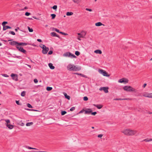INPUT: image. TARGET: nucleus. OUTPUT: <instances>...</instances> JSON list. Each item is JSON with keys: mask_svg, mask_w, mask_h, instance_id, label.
Returning <instances> with one entry per match:
<instances>
[{"mask_svg": "<svg viewBox=\"0 0 152 152\" xmlns=\"http://www.w3.org/2000/svg\"><path fill=\"white\" fill-rule=\"evenodd\" d=\"M84 111L85 114H89L91 113L92 110L91 109L88 108L84 110Z\"/></svg>", "mask_w": 152, "mask_h": 152, "instance_id": "nucleus-9", "label": "nucleus"}, {"mask_svg": "<svg viewBox=\"0 0 152 152\" xmlns=\"http://www.w3.org/2000/svg\"><path fill=\"white\" fill-rule=\"evenodd\" d=\"M94 52L96 53H99V54H101L102 53V51L101 50H95L94 51Z\"/></svg>", "mask_w": 152, "mask_h": 152, "instance_id": "nucleus-21", "label": "nucleus"}, {"mask_svg": "<svg viewBox=\"0 0 152 152\" xmlns=\"http://www.w3.org/2000/svg\"><path fill=\"white\" fill-rule=\"evenodd\" d=\"M75 109V107H72L70 109V110L71 111H73Z\"/></svg>", "mask_w": 152, "mask_h": 152, "instance_id": "nucleus-41", "label": "nucleus"}, {"mask_svg": "<svg viewBox=\"0 0 152 152\" xmlns=\"http://www.w3.org/2000/svg\"><path fill=\"white\" fill-rule=\"evenodd\" d=\"M96 113H97L96 112H92V113L91 112V114L92 115H95Z\"/></svg>", "mask_w": 152, "mask_h": 152, "instance_id": "nucleus-47", "label": "nucleus"}, {"mask_svg": "<svg viewBox=\"0 0 152 152\" xmlns=\"http://www.w3.org/2000/svg\"><path fill=\"white\" fill-rule=\"evenodd\" d=\"M84 111V110H82L80 111L79 112V113H82L83 112V111Z\"/></svg>", "mask_w": 152, "mask_h": 152, "instance_id": "nucleus-60", "label": "nucleus"}, {"mask_svg": "<svg viewBox=\"0 0 152 152\" xmlns=\"http://www.w3.org/2000/svg\"><path fill=\"white\" fill-rule=\"evenodd\" d=\"M60 33L61 34H63L64 35H67V34H66L65 33H64L63 32H60Z\"/></svg>", "mask_w": 152, "mask_h": 152, "instance_id": "nucleus-52", "label": "nucleus"}, {"mask_svg": "<svg viewBox=\"0 0 152 152\" xmlns=\"http://www.w3.org/2000/svg\"><path fill=\"white\" fill-rule=\"evenodd\" d=\"M7 22L6 21H4L2 23V25L4 27V26H5V24H7Z\"/></svg>", "mask_w": 152, "mask_h": 152, "instance_id": "nucleus-35", "label": "nucleus"}, {"mask_svg": "<svg viewBox=\"0 0 152 152\" xmlns=\"http://www.w3.org/2000/svg\"><path fill=\"white\" fill-rule=\"evenodd\" d=\"M37 41L39 42H42V40L40 39H37Z\"/></svg>", "mask_w": 152, "mask_h": 152, "instance_id": "nucleus-58", "label": "nucleus"}, {"mask_svg": "<svg viewBox=\"0 0 152 152\" xmlns=\"http://www.w3.org/2000/svg\"><path fill=\"white\" fill-rule=\"evenodd\" d=\"M26 94V92L25 91H23L21 93V95L22 96H24Z\"/></svg>", "mask_w": 152, "mask_h": 152, "instance_id": "nucleus-29", "label": "nucleus"}, {"mask_svg": "<svg viewBox=\"0 0 152 152\" xmlns=\"http://www.w3.org/2000/svg\"><path fill=\"white\" fill-rule=\"evenodd\" d=\"M123 89L125 91L129 92H136L137 91L135 88L129 86H124L123 87Z\"/></svg>", "mask_w": 152, "mask_h": 152, "instance_id": "nucleus-3", "label": "nucleus"}, {"mask_svg": "<svg viewBox=\"0 0 152 152\" xmlns=\"http://www.w3.org/2000/svg\"><path fill=\"white\" fill-rule=\"evenodd\" d=\"M51 36L53 37H59L56 34V33L54 32H52L51 33Z\"/></svg>", "mask_w": 152, "mask_h": 152, "instance_id": "nucleus-19", "label": "nucleus"}, {"mask_svg": "<svg viewBox=\"0 0 152 152\" xmlns=\"http://www.w3.org/2000/svg\"><path fill=\"white\" fill-rule=\"evenodd\" d=\"M17 48L19 51H20L23 53L25 54H26V51L25 50H24L23 48L20 47L18 45H16V46Z\"/></svg>", "mask_w": 152, "mask_h": 152, "instance_id": "nucleus-7", "label": "nucleus"}, {"mask_svg": "<svg viewBox=\"0 0 152 152\" xmlns=\"http://www.w3.org/2000/svg\"><path fill=\"white\" fill-rule=\"evenodd\" d=\"M48 66L51 69H54L55 68L54 66H53V64L51 63H49L48 64Z\"/></svg>", "mask_w": 152, "mask_h": 152, "instance_id": "nucleus-17", "label": "nucleus"}, {"mask_svg": "<svg viewBox=\"0 0 152 152\" xmlns=\"http://www.w3.org/2000/svg\"><path fill=\"white\" fill-rule=\"evenodd\" d=\"M73 13L72 12H66V15L67 16H70L73 14Z\"/></svg>", "mask_w": 152, "mask_h": 152, "instance_id": "nucleus-25", "label": "nucleus"}, {"mask_svg": "<svg viewBox=\"0 0 152 152\" xmlns=\"http://www.w3.org/2000/svg\"><path fill=\"white\" fill-rule=\"evenodd\" d=\"M124 100H130L131 99H129V98H125V99H123Z\"/></svg>", "mask_w": 152, "mask_h": 152, "instance_id": "nucleus-61", "label": "nucleus"}, {"mask_svg": "<svg viewBox=\"0 0 152 152\" xmlns=\"http://www.w3.org/2000/svg\"><path fill=\"white\" fill-rule=\"evenodd\" d=\"M148 98H152V93H149V95Z\"/></svg>", "mask_w": 152, "mask_h": 152, "instance_id": "nucleus-43", "label": "nucleus"}, {"mask_svg": "<svg viewBox=\"0 0 152 152\" xmlns=\"http://www.w3.org/2000/svg\"><path fill=\"white\" fill-rule=\"evenodd\" d=\"M28 107L30 108H32V106L29 103H28L27 104Z\"/></svg>", "mask_w": 152, "mask_h": 152, "instance_id": "nucleus-36", "label": "nucleus"}, {"mask_svg": "<svg viewBox=\"0 0 152 152\" xmlns=\"http://www.w3.org/2000/svg\"><path fill=\"white\" fill-rule=\"evenodd\" d=\"M80 37H80V36H79V37H78V38H77V39H78L79 40H81V39H80Z\"/></svg>", "mask_w": 152, "mask_h": 152, "instance_id": "nucleus-63", "label": "nucleus"}, {"mask_svg": "<svg viewBox=\"0 0 152 152\" xmlns=\"http://www.w3.org/2000/svg\"><path fill=\"white\" fill-rule=\"evenodd\" d=\"M9 33L10 34H11L13 35H15V33L13 31H10L9 32Z\"/></svg>", "mask_w": 152, "mask_h": 152, "instance_id": "nucleus-39", "label": "nucleus"}, {"mask_svg": "<svg viewBox=\"0 0 152 152\" xmlns=\"http://www.w3.org/2000/svg\"><path fill=\"white\" fill-rule=\"evenodd\" d=\"M102 25H103L101 22H99L97 23H95V25L96 26H100Z\"/></svg>", "mask_w": 152, "mask_h": 152, "instance_id": "nucleus-22", "label": "nucleus"}, {"mask_svg": "<svg viewBox=\"0 0 152 152\" xmlns=\"http://www.w3.org/2000/svg\"><path fill=\"white\" fill-rule=\"evenodd\" d=\"M121 132L127 136H132L135 135L137 132L136 130L131 129H125L121 131Z\"/></svg>", "mask_w": 152, "mask_h": 152, "instance_id": "nucleus-1", "label": "nucleus"}, {"mask_svg": "<svg viewBox=\"0 0 152 152\" xmlns=\"http://www.w3.org/2000/svg\"><path fill=\"white\" fill-rule=\"evenodd\" d=\"M5 121L6 122V124H9L10 123V120L9 119L6 120H5Z\"/></svg>", "mask_w": 152, "mask_h": 152, "instance_id": "nucleus-34", "label": "nucleus"}, {"mask_svg": "<svg viewBox=\"0 0 152 152\" xmlns=\"http://www.w3.org/2000/svg\"><path fill=\"white\" fill-rule=\"evenodd\" d=\"M27 148H28V149H36V148H33L31 147H26Z\"/></svg>", "mask_w": 152, "mask_h": 152, "instance_id": "nucleus-40", "label": "nucleus"}, {"mask_svg": "<svg viewBox=\"0 0 152 152\" xmlns=\"http://www.w3.org/2000/svg\"><path fill=\"white\" fill-rule=\"evenodd\" d=\"M66 113V112L65 111H62L61 112V114L62 115H64Z\"/></svg>", "mask_w": 152, "mask_h": 152, "instance_id": "nucleus-37", "label": "nucleus"}, {"mask_svg": "<svg viewBox=\"0 0 152 152\" xmlns=\"http://www.w3.org/2000/svg\"><path fill=\"white\" fill-rule=\"evenodd\" d=\"M27 43H25V42H21V43H18V45L19 46L20 45H27Z\"/></svg>", "mask_w": 152, "mask_h": 152, "instance_id": "nucleus-20", "label": "nucleus"}, {"mask_svg": "<svg viewBox=\"0 0 152 152\" xmlns=\"http://www.w3.org/2000/svg\"><path fill=\"white\" fill-rule=\"evenodd\" d=\"M152 141V139L146 138L144 140H143L142 141H145V142H148Z\"/></svg>", "mask_w": 152, "mask_h": 152, "instance_id": "nucleus-16", "label": "nucleus"}, {"mask_svg": "<svg viewBox=\"0 0 152 152\" xmlns=\"http://www.w3.org/2000/svg\"><path fill=\"white\" fill-rule=\"evenodd\" d=\"M147 85V84L146 83H144L143 85L142 86V87L143 88H145L146 86Z\"/></svg>", "mask_w": 152, "mask_h": 152, "instance_id": "nucleus-57", "label": "nucleus"}, {"mask_svg": "<svg viewBox=\"0 0 152 152\" xmlns=\"http://www.w3.org/2000/svg\"><path fill=\"white\" fill-rule=\"evenodd\" d=\"M11 27L8 26H5L3 27V30L4 31L6 30L7 29H11Z\"/></svg>", "mask_w": 152, "mask_h": 152, "instance_id": "nucleus-15", "label": "nucleus"}, {"mask_svg": "<svg viewBox=\"0 0 152 152\" xmlns=\"http://www.w3.org/2000/svg\"><path fill=\"white\" fill-rule=\"evenodd\" d=\"M53 53V51H52V50H50V51L49 52H48V54H49V55H51V54H52Z\"/></svg>", "mask_w": 152, "mask_h": 152, "instance_id": "nucleus-50", "label": "nucleus"}, {"mask_svg": "<svg viewBox=\"0 0 152 152\" xmlns=\"http://www.w3.org/2000/svg\"><path fill=\"white\" fill-rule=\"evenodd\" d=\"M99 72L104 76L107 77L110 76V75L108 74L107 73L103 70L99 69Z\"/></svg>", "mask_w": 152, "mask_h": 152, "instance_id": "nucleus-6", "label": "nucleus"}, {"mask_svg": "<svg viewBox=\"0 0 152 152\" xmlns=\"http://www.w3.org/2000/svg\"><path fill=\"white\" fill-rule=\"evenodd\" d=\"M74 74H76V75H80L81 76H82V77H86V76L84 75H83L82 74H81V73H74Z\"/></svg>", "mask_w": 152, "mask_h": 152, "instance_id": "nucleus-23", "label": "nucleus"}, {"mask_svg": "<svg viewBox=\"0 0 152 152\" xmlns=\"http://www.w3.org/2000/svg\"><path fill=\"white\" fill-rule=\"evenodd\" d=\"M46 89L48 91H50L52 89V87H47L46 88Z\"/></svg>", "mask_w": 152, "mask_h": 152, "instance_id": "nucleus-27", "label": "nucleus"}, {"mask_svg": "<svg viewBox=\"0 0 152 152\" xmlns=\"http://www.w3.org/2000/svg\"><path fill=\"white\" fill-rule=\"evenodd\" d=\"M103 136L102 134H99L98 135V137L99 138H101Z\"/></svg>", "mask_w": 152, "mask_h": 152, "instance_id": "nucleus-49", "label": "nucleus"}, {"mask_svg": "<svg viewBox=\"0 0 152 152\" xmlns=\"http://www.w3.org/2000/svg\"><path fill=\"white\" fill-rule=\"evenodd\" d=\"M28 30L29 32H32L33 31L32 28H30L29 26L28 27Z\"/></svg>", "mask_w": 152, "mask_h": 152, "instance_id": "nucleus-28", "label": "nucleus"}, {"mask_svg": "<svg viewBox=\"0 0 152 152\" xmlns=\"http://www.w3.org/2000/svg\"><path fill=\"white\" fill-rule=\"evenodd\" d=\"M33 124V123L32 122L27 123H26V125L27 126H30L31 125H32Z\"/></svg>", "mask_w": 152, "mask_h": 152, "instance_id": "nucleus-26", "label": "nucleus"}, {"mask_svg": "<svg viewBox=\"0 0 152 152\" xmlns=\"http://www.w3.org/2000/svg\"><path fill=\"white\" fill-rule=\"evenodd\" d=\"M75 54L77 56H78L80 54V53L78 51H75Z\"/></svg>", "mask_w": 152, "mask_h": 152, "instance_id": "nucleus-33", "label": "nucleus"}, {"mask_svg": "<svg viewBox=\"0 0 152 152\" xmlns=\"http://www.w3.org/2000/svg\"><path fill=\"white\" fill-rule=\"evenodd\" d=\"M19 125L22 126H23L24 125V124L22 122L21 123L19 124Z\"/></svg>", "mask_w": 152, "mask_h": 152, "instance_id": "nucleus-53", "label": "nucleus"}, {"mask_svg": "<svg viewBox=\"0 0 152 152\" xmlns=\"http://www.w3.org/2000/svg\"><path fill=\"white\" fill-rule=\"evenodd\" d=\"M34 81L35 83H37L38 82V80L37 79H34Z\"/></svg>", "mask_w": 152, "mask_h": 152, "instance_id": "nucleus-51", "label": "nucleus"}, {"mask_svg": "<svg viewBox=\"0 0 152 152\" xmlns=\"http://www.w3.org/2000/svg\"><path fill=\"white\" fill-rule=\"evenodd\" d=\"M118 82L120 83H123L124 82L128 83V80L127 79L123 78L119 80Z\"/></svg>", "mask_w": 152, "mask_h": 152, "instance_id": "nucleus-11", "label": "nucleus"}, {"mask_svg": "<svg viewBox=\"0 0 152 152\" xmlns=\"http://www.w3.org/2000/svg\"><path fill=\"white\" fill-rule=\"evenodd\" d=\"M124 100L123 99H121V98L118 99V100Z\"/></svg>", "mask_w": 152, "mask_h": 152, "instance_id": "nucleus-62", "label": "nucleus"}, {"mask_svg": "<svg viewBox=\"0 0 152 152\" xmlns=\"http://www.w3.org/2000/svg\"><path fill=\"white\" fill-rule=\"evenodd\" d=\"M93 105L99 109H100L102 107V106L101 105H97L95 104H94Z\"/></svg>", "mask_w": 152, "mask_h": 152, "instance_id": "nucleus-14", "label": "nucleus"}, {"mask_svg": "<svg viewBox=\"0 0 152 152\" xmlns=\"http://www.w3.org/2000/svg\"><path fill=\"white\" fill-rule=\"evenodd\" d=\"M108 87H104L100 88L99 89V90L100 91L103 90L105 93H107L108 92Z\"/></svg>", "mask_w": 152, "mask_h": 152, "instance_id": "nucleus-8", "label": "nucleus"}, {"mask_svg": "<svg viewBox=\"0 0 152 152\" xmlns=\"http://www.w3.org/2000/svg\"><path fill=\"white\" fill-rule=\"evenodd\" d=\"M63 56L65 57H70L72 58H76V56L74 54H72L70 52H66L63 54Z\"/></svg>", "mask_w": 152, "mask_h": 152, "instance_id": "nucleus-5", "label": "nucleus"}, {"mask_svg": "<svg viewBox=\"0 0 152 152\" xmlns=\"http://www.w3.org/2000/svg\"><path fill=\"white\" fill-rule=\"evenodd\" d=\"M86 10L87 11H89L90 12H91L92 11V10L91 9H90L87 8L86 9Z\"/></svg>", "mask_w": 152, "mask_h": 152, "instance_id": "nucleus-48", "label": "nucleus"}, {"mask_svg": "<svg viewBox=\"0 0 152 152\" xmlns=\"http://www.w3.org/2000/svg\"><path fill=\"white\" fill-rule=\"evenodd\" d=\"M53 9L55 10L56 11V10L57 8V5H54L53 7H51Z\"/></svg>", "mask_w": 152, "mask_h": 152, "instance_id": "nucleus-30", "label": "nucleus"}, {"mask_svg": "<svg viewBox=\"0 0 152 152\" xmlns=\"http://www.w3.org/2000/svg\"><path fill=\"white\" fill-rule=\"evenodd\" d=\"M16 103L18 105H20V104L19 103V101H16Z\"/></svg>", "mask_w": 152, "mask_h": 152, "instance_id": "nucleus-56", "label": "nucleus"}, {"mask_svg": "<svg viewBox=\"0 0 152 152\" xmlns=\"http://www.w3.org/2000/svg\"><path fill=\"white\" fill-rule=\"evenodd\" d=\"M54 31H56L58 33H60V32L59 31V30L57 28H55L54 29Z\"/></svg>", "mask_w": 152, "mask_h": 152, "instance_id": "nucleus-42", "label": "nucleus"}, {"mask_svg": "<svg viewBox=\"0 0 152 152\" xmlns=\"http://www.w3.org/2000/svg\"><path fill=\"white\" fill-rule=\"evenodd\" d=\"M27 9L28 7H25L23 9L21 10H20L23 11L24 10H26Z\"/></svg>", "mask_w": 152, "mask_h": 152, "instance_id": "nucleus-55", "label": "nucleus"}, {"mask_svg": "<svg viewBox=\"0 0 152 152\" xmlns=\"http://www.w3.org/2000/svg\"><path fill=\"white\" fill-rule=\"evenodd\" d=\"M51 16L52 17V19H54L56 16V15L55 14H52L51 15Z\"/></svg>", "mask_w": 152, "mask_h": 152, "instance_id": "nucleus-32", "label": "nucleus"}, {"mask_svg": "<svg viewBox=\"0 0 152 152\" xmlns=\"http://www.w3.org/2000/svg\"><path fill=\"white\" fill-rule=\"evenodd\" d=\"M75 3H78L80 2V0H72Z\"/></svg>", "mask_w": 152, "mask_h": 152, "instance_id": "nucleus-31", "label": "nucleus"}, {"mask_svg": "<svg viewBox=\"0 0 152 152\" xmlns=\"http://www.w3.org/2000/svg\"><path fill=\"white\" fill-rule=\"evenodd\" d=\"M77 34L78 35H80V37H83V35L82 34H81L80 33H78Z\"/></svg>", "mask_w": 152, "mask_h": 152, "instance_id": "nucleus-54", "label": "nucleus"}, {"mask_svg": "<svg viewBox=\"0 0 152 152\" xmlns=\"http://www.w3.org/2000/svg\"><path fill=\"white\" fill-rule=\"evenodd\" d=\"M2 75L3 76L6 77H9V76L8 75H7V74H2Z\"/></svg>", "mask_w": 152, "mask_h": 152, "instance_id": "nucleus-44", "label": "nucleus"}, {"mask_svg": "<svg viewBox=\"0 0 152 152\" xmlns=\"http://www.w3.org/2000/svg\"><path fill=\"white\" fill-rule=\"evenodd\" d=\"M65 97L68 100H69L70 99V96H69L68 95L66 94L65 93L64 94Z\"/></svg>", "mask_w": 152, "mask_h": 152, "instance_id": "nucleus-24", "label": "nucleus"}, {"mask_svg": "<svg viewBox=\"0 0 152 152\" xmlns=\"http://www.w3.org/2000/svg\"><path fill=\"white\" fill-rule=\"evenodd\" d=\"M67 69L69 71H77L80 70L81 67L80 66L77 67L75 65L70 64L67 66Z\"/></svg>", "mask_w": 152, "mask_h": 152, "instance_id": "nucleus-2", "label": "nucleus"}, {"mask_svg": "<svg viewBox=\"0 0 152 152\" xmlns=\"http://www.w3.org/2000/svg\"><path fill=\"white\" fill-rule=\"evenodd\" d=\"M31 111H38L37 110H34V109H31Z\"/></svg>", "mask_w": 152, "mask_h": 152, "instance_id": "nucleus-59", "label": "nucleus"}, {"mask_svg": "<svg viewBox=\"0 0 152 152\" xmlns=\"http://www.w3.org/2000/svg\"><path fill=\"white\" fill-rule=\"evenodd\" d=\"M40 47L42 49V53L44 54H47L49 51V48L46 47L45 45L42 44L40 45Z\"/></svg>", "mask_w": 152, "mask_h": 152, "instance_id": "nucleus-4", "label": "nucleus"}, {"mask_svg": "<svg viewBox=\"0 0 152 152\" xmlns=\"http://www.w3.org/2000/svg\"><path fill=\"white\" fill-rule=\"evenodd\" d=\"M18 29H19L20 31H22V32H25L24 31H23L22 30H20V29H19V28L18 27L17 28H15V31H18Z\"/></svg>", "mask_w": 152, "mask_h": 152, "instance_id": "nucleus-45", "label": "nucleus"}, {"mask_svg": "<svg viewBox=\"0 0 152 152\" xmlns=\"http://www.w3.org/2000/svg\"><path fill=\"white\" fill-rule=\"evenodd\" d=\"M6 126L10 129H12L13 128L14 126L10 124H6Z\"/></svg>", "mask_w": 152, "mask_h": 152, "instance_id": "nucleus-13", "label": "nucleus"}, {"mask_svg": "<svg viewBox=\"0 0 152 152\" xmlns=\"http://www.w3.org/2000/svg\"><path fill=\"white\" fill-rule=\"evenodd\" d=\"M9 43L12 45H18V42H16V41H13V42H9Z\"/></svg>", "mask_w": 152, "mask_h": 152, "instance_id": "nucleus-12", "label": "nucleus"}, {"mask_svg": "<svg viewBox=\"0 0 152 152\" xmlns=\"http://www.w3.org/2000/svg\"><path fill=\"white\" fill-rule=\"evenodd\" d=\"M114 100H118V99H113Z\"/></svg>", "mask_w": 152, "mask_h": 152, "instance_id": "nucleus-64", "label": "nucleus"}, {"mask_svg": "<svg viewBox=\"0 0 152 152\" xmlns=\"http://www.w3.org/2000/svg\"><path fill=\"white\" fill-rule=\"evenodd\" d=\"M11 76L12 77V78L13 80L15 81L18 80V76L17 75L12 73L11 74Z\"/></svg>", "mask_w": 152, "mask_h": 152, "instance_id": "nucleus-10", "label": "nucleus"}, {"mask_svg": "<svg viewBox=\"0 0 152 152\" xmlns=\"http://www.w3.org/2000/svg\"><path fill=\"white\" fill-rule=\"evenodd\" d=\"M83 100L85 101H87L88 99V98L87 96H84L83 97Z\"/></svg>", "mask_w": 152, "mask_h": 152, "instance_id": "nucleus-38", "label": "nucleus"}, {"mask_svg": "<svg viewBox=\"0 0 152 152\" xmlns=\"http://www.w3.org/2000/svg\"><path fill=\"white\" fill-rule=\"evenodd\" d=\"M143 96L146 97L148 98L149 93L147 92H144L143 94Z\"/></svg>", "mask_w": 152, "mask_h": 152, "instance_id": "nucleus-18", "label": "nucleus"}, {"mask_svg": "<svg viewBox=\"0 0 152 152\" xmlns=\"http://www.w3.org/2000/svg\"><path fill=\"white\" fill-rule=\"evenodd\" d=\"M30 13L27 12H26L25 15L26 16H28L30 15Z\"/></svg>", "mask_w": 152, "mask_h": 152, "instance_id": "nucleus-46", "label": "nucleus"}]
</instances>
